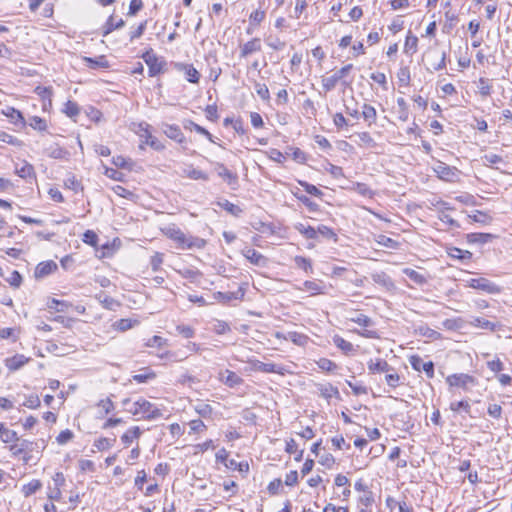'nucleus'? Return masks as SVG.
I'll return each mask as SVG.
<instances>
[{"label": "nucleus", "mask_w": 512, "mask_h": 512, "mask_svg": "<svg viewBox=\"0 0 512 512\" xmlns=\"http://www.w3.org/2000/svg\"><path fill=\"white\" fill-rule=\"evenodd\" d=\"M298 290L308 292L311 296L326 293V286L322 280H307Z\"/></svg>", "instance_id": "13"}, {"label": "nucleus", "mask_w": 512, "mask_h": 512, "mask_svg": "<svg viewBox=\"0 0 512 512\" xmlns=\"http://www.w3.org/2000/svg\"><path fill=\"white\" fill-rule=\"evenodd\" d=\"M318 390L320 395L329 401L332 397L340 398V393L337 387L333 386L330 383L320 384L318 386Z\"/></svg>", "instance_id": "26"}, {"label": "nucleus", "mask_w": 512, "mask_h": 512, "mask_svg": "<svg viewBox=\"0 0 512 512\" xmlns=\"http://www.w3.org/2000/svg\"><path fill=\"white\" fill-rule=\"evenodd\" d=\"M163 132L167 137L178 143H182L185 140L184 134L177 125L165 124L163 126Z\"/></svg>", "instance_id": "23"}, {"label": "nucleus", "mask_w": 512, "mask_h": 512, "mask_svg": "<svg viewBox=\"0 0 512 512\" xmlns=\"http://www.w3.org/2000/svg\"><path fill=\"white\" fill-rule=\"evenodd\" d=\"M174 67L176 70L184 72L186 80L193 84H198L200 80V73L192 64L187 63H175Z\"/></svg>", "instance_id": "12"}, {"label": "nucleus", "mask_w": 512, "mask_h": 512, "mask_svg": "<svg viewBox=\"0 0 512 512\" xmlns=\"http://www.w3.org/2000/svg\"><path fill=\"white\" fill-rule=\"evenodd\" d=\"M449 256L456 259H470L472 256V253L466 250H462L456 247H453L448 252Z\"/></svg>", "instance_id": "51"}, {"label": "nucleus", "mask_w": 512, "mask_h": 512, "mask_svg": "<svg viewBox=\"0 0 512 512\" xmlns=\"http://www.w3.org/2000/svg\"><path fill=\"white\" fill-rule=\"evenodd\" d=\"M400 85L408 86L410 83V71L408 67H401L397 73Z\"/></svg>", "instance_id": "54"}, {"label": "nucleus", "mask_w": 512, "mask_h": 512, "mask_svg": "<svg viewBox=\"0 0 512 512\" xmlns=\"http://www.w3.org/2000/svg\"><path fill=\"white\" fill-rule=\"evenodd\" d=\"M191 433H202L206 430V425L200 419H194L189 422Z\"/></svg>", "instance_id": "60"}, {"label": "nucleus", "mask_w": 512, "mask_h": 512, "mask_svg": "<svg viewBox=\"0 0 512 512\" xmlns=\"http://www.w3.org/2000/svg\"><path fill=\"white\" fill-rule=\"evenodd\" d=\"M57 270V264L50 260L39 263L35 269V277L42 278Z\"/></svg>", "instance_id": "21"}, {"label": "nucleus", "mask_w": 512, "mask_h": 512, "mask_svg": "<svg viewBox=\"0 0 512 512\" xmlns=\"http://www.w3.org/2000/svg\"><path fill=\"white\" fill-rule=\"evenodd\" d=\"M141 435V430L138 426L131 427L128 429L121 437V440L129 445L133 442V440L139 438Z\"/></svg>", "instance_id": "38"}, {"label": "nucleus", "mask_w": 512, "mask_h": 512, "mask_svg": "<svg viewBox=\"0 0 512 512\" xmlns=\"http://www.w3.org/2000/svg\"><path fill=\"white\" fill-rule=\"evenodd\" d=\"M46 154L53 159H64L67 157L68 152L60 147L58 144H52L45 150Z\"/></svg>", "instance_id": "31"}, {"label": "nucleus", "mask_w": 512, "mask_h": 512, "mask_svg": "<svg viewBox=\"0 0 512 512\" xmlns=\"http://www.w3.org/2000/svg\"><path fill=\"white\" fill-rule=\"evenodd\" d=\"M213 330L216 334L222 335L230 331V326L225 321L216 320Z\"/></svg>", "instance_id": "63"}, {"label": "nucleus", "mask_w": 512, "mask_h": 512, "mask_svg": "<svg viewBox=\"0 0 512 512\" xmlns=\"http://www.w3.org/2000/svg\"><path fill=\"white\" fill-rule=\"evenodd\" d=\"M262 48L261 40L259 38H253L252 40L241 46L240 56L246 58L249 55L259 52Z\"/></svg>", "instance_id": "20"}, {"label": "nucleus", "mask_w": 512, "mask_h": 512, "mask_svg": "<svg viewBox=\"0 0 512 512\" xmlns=\"http://www.w3.org/2000/svg\"><path fill=\"white\" fill-rule=\"evenodd\" d=\"M469 287L484 291L488 294H498L501 289L495 283L486 278H473L467 281Z\"/></svg>", "instance_id": "9"}, {"label": "nucleus", "mask_w": 512, "mask_h": 512, "mask_svg": "<svg viewBox=\"0 0 512 512\" xmlns=\"http://www.w3.org/2000/svg\"><path fill=\"white\" fill-rule=\"evenodd\" d=\"M295 229L303 235L306 239H316L317 238V229L310 225H305L303 223H297L295 225Z\"/></svg>", "instance_id": "34"}, {"label": "nucleus", "mask_w": 512, "mask_h": 512, "mask_svg": "<svg viewBox=\"0 0 512 512\" xmlns=\"http://www.w3.org/2000/svg\"><path fill=\"white\" fill-rule=\"evenodd\" d=\"M374 503V495L372 491H364V493L359 497V512H372V505Z\"/></svg>", "instance_id": "25"}, {"label": "nucleus", "mask_w": 512, "mask_h": 512, "mask_svg": "<svg viewBox=\"0 0 512 512\" xmlns=\"http://www.w3.org/2000/svg\"><path fill=\"white\" fill-rule=\"evenodd\" d=\"M217 205L233 216H239L242 213V209L239 206L229 202L226 199L218 201Z\"/></svg>", "instance_id": "41"}, {"label": "nucleus", "mask_w": 512, "mask_h": 512, "mask_svg": "<svg viewBox=\"0 0 512 512\" xmlns=\"http://www.w3.org/2000/svg\"><path fill=\"white\" fill-rule=\"evenodd\" d=\"M149 124L147 123H140L138 125V130L136 133L142 138L143 143L146 145H149L151 148L161 151L164 149V145L156 138L154 137L150 131H149Z\"/></svg>", "instance_id": "8"}, {"label": "nucleus", "mask_w": 512, "mask_h": 512, "mask_svg": "<svg viewBox=\"0 0 512 512\" xmlns=\"http://www.w3.org/2000/svg\"><path fill=\"white\" fill-rule=\"evenodd\" d=\"M44 447V440L41 441H30L26 439L16 440V443L10 446V452L14 456H21L25 462H28L34 450H38Z\"/></svg>", "instance_id": "3"}, {"label": "nucleus", "mask_w": 512, "mask_h": 512, "mask_svg": "<svg viewBox=\"0 0 512 512\" xmlns=\"http://www.w3.org/2000/svg\"><path fill=\"white\" fill-rule=\"evenodd\" d=\"M446 383L450 387H460L464 391H469L478 384V380L466 373H455L446 377Z\"/></svg>", "instance_id": "4"}, {"label": "nucleus", "mask_w": 512, "mask_h": 512, "mask_svg": "<svg viewBox=\"0 0 512 512\" xmlns=\"http://www.w3.org/2000/svg\"><path fill=\"white\" fill-rule=\"evenodd\" d=\"M214 170L219 177H221L224 181H226L229 185H233L237 183L238 177L235 173L231 172L223 163L215 162L213 163Z\"/></svg>", "instance_id": "16"}, {"label": "nucleus", "mask_w": 512, "mask_h": 512, "mask_svg": "<svg viewBox=\"0 0 512 512\" xmlns=\"http://www.w3.org/2000/svg\"><path fill=\"white\" fill-rule=\"evenodd\" d=\"M162 232L166 237L176 243L177 248L182 250H201L207 244L205 239L187 235L175 224H171L163 228Z\"/></svg>", "instance_id": "1"}, {"label": "nucleus", "mask_w": 512, "mask_h": 512, "mask_svg": "<svg viewBox=\"0 0 512 512\" xmlns=\"http://www.w3.org/2000/svg\"><path fill=\"white\" fill-rule=\"evenodd\" d=\"M244 296V291L240 288L236 293L228 292L222 293L218 292V298L223 299L224 301H231L232 299H240Z\"/></svg>", "instance_id": "61"}, {"label": "nucleus", "mask_w": 512, "mask_h": 512, "mask_svg": "<svg viewBox=\"0 0 512 512\" xmlns=\"http://www.w3.org/2000/svg\"><path fill=\"white\" fill-rule=\"evenodd\" d=\"M0 439L4 443H11L18 440V436L14 430L8 429L4 424L0 423Z\"/></svg>", "instance_id": "37"}, {"label": "nucleus", "mask_w": 512, "mask_h": 512, "mask_svg": "<svg viewBox=\"0 0 512 512\" xmlns=\"http://www.w3.org/2000/svg\"><path fill=\"white\" fill-rule=\"evenodd\" d=\"M41 401L38 395L32 394L25 397V400L22 403V406L30 408V409H37L40 407Z\"/></svg>", "instance_id": "49"}, {"label": "nucleus", "mask_w": 512, "mask_h": 512, "mask_svg": "<svg viewBox=\"0 0 512 512\" xmlns=\"http://www.w3.org/2000/svg\"><path fill=\"white\" fill-rule=\"evenodd\" d=\"M409 363L414 370L423 371L428 378L434 377V363L432 361L425 362L420 356L412 355L409 358Z\"/></svg>", "instance_id": "10"}, {"label": "nucleus", "mask_w": 512, "mask_h": 512, "mask_svg": "<svg viewBox=\"0 0 512 512\" xmlns=\"http://www.w3.org/2000/svg\"><path fill=\"white\" fill-rule=\"evenodd\" d=\"M28 124L31 128L37 131H45L48 127L46 120L39 116L30 117L28 120Z\"/></svg>", "instance_id": "42"}, {"label": "nucleus", "mask_w": 512, "mask_h": 512, "mask_svg": "<svg viewBox=\"0 0 512 512\" xmlns=\"http://www.w3.org/2000/svg\"><path fill=\"white\" fill-rule=\"evenodd\" d=\"M418 38L414 35H407L404 45V52L407 54H414L417 51Z\"/></svg>", "instance_id": "43"}, {"label": "nucleus", "mask_w": 512, "mask_h": 512, "mask_svg": "<svg viewBox=\"0 0 512 512\" xmlns=\"http://www.w3.org/2000/svg\"><path fill=\"white\" fill-rule=\"evenodd\" d=\"M97 407L100 410V413L108 414L114 410V404L110 398L101 399L97 403Z\"/></svg>", "instance_id": "52"}, {"label": "nucleus", "mask_w": 512, "mask_h": 512, "mask_svg": "<svg viewBox=\"0 0 512 512\" xmlns=\"http://www.w3.org/2000/svg\"><path fill=\"white\" fill-rule=\"evenodd\" d=\"M468 323L472 327L488 330L491 332H495L501 328V324L499 322L485 319L479 316L471 317Z\"/></svg>", "instance_id": "11"}, {"label": "nucleus", "mask_w": 512, "mask_h": 512, "mask_svg": "<svg viewBox=\"0 0 512 512\" xmlns=\"http://www.w3.org/2000/svg\"><path fill=\"white\" fill-rule=\"evenodd\" d=\"M318 367L327 372H332L337 368L336 363L327 358H321L317 361Z\"/></svg>", "instance_id": "56"}, {"label": "nucleus", "mask_w": 512, "mask_h": 512, "mask_svg": "<svg viewBox=\"0 0 512 512\" xmlns=\"http://www.w3.org/2000/svg\"><path fill=\"white\" fill-rule=\"evenodd\" d=\"M285 340H289L298 346H305L308 343V336L298 333L296 331H290L286 333Z\"/></svg>", "instance_id": "35"}, {"label": "nucleus", "mask_w": 512, "mask_h": 512, "mask_svg": "<svg viewBox=\"0 0 512 512\" xmlns=\"http://www.w3.org/2000/svg\"><path fill=\"white\" fill-rule=\"evenodd\" d=\"M294 262L298 268L303 269L305 272H312L311 260L302 256H296Z\"/></svg>", "instance_id": "50"}, {"label": "nucleus", "mask_w": 512, "mask_h": 512, "mask_svg": "<svg viewBox=\"0 0 512 512\" xmlns=\"http://www.w3.org/2000/svg\"><path fill=\"white\" fill-rule=\"evenodd\" d=\"M476 85H477L478 93L482 97H488V96L491 95L493 86L491 84V80L490 79L482 77V78H480L478 80Z\"/></svg>", "instance_id": "32"}, {"label": "nucleus", "mask_w": 512, "mask_h": 512, "mask_svg": "<svg viewBox=\"0 0 512 512\" xmlns=\"http://www.w3.org/2000/svg\"><path fill=\"white\" fill-rule=\"evenodd\" d=\"M42 487V483L40 480L33 479L29 483L23 485L22 493L25 497H29L36 493Z\"/></svg>", "instance_id": "39"}, {"label": "nucleus", "mask_w": 512, "mask_h": 512, "mask_svg": "<svg viewBox=\"0 0 512 512\" xmlns=\"http://www.w3.org/2000/svg\"><path fill=\"white\" fill-rule=\"evenodd\" d=\"M181 177H186L192 180H203L208 181L209 176L204 171L194 168L192 165L185 166L181 169Z\"/></svg>", "instance_id": "18"}, {"label": "nucleus", "mask_w": 512, "mask_h": 512, "mask_svg": "<svg viewBox=\"0 0 512 512\" xmlns=\"http://www.w3.org/2000/svg\"><path fill=\"white\" fill-rule=\"evenodd\" d=\"M294 195L297 197L299 201H301L308 209L309 211L316 212L319 209V205L315 202H313L310 198H308L305 195H299L298 193H294Z\"/></svg>", "instance_id": "55"}, {"label": "nucleus", "mask_w": 512, "mask_h": 512, "mask_svg": "<svg viewBox=\"0 0 512 512\" xmlns=\"http://www.w3.org/2000/svg\"><path fill=\"white\" fill-rule=\"evenodd\" d=\"M83 242L86 244H89L91 246H96L98 242V236L97 234L92 230H87L83 234Z\"/></svg>", "instance_id": "64"}, {"label": "nucleus", "mask_w": 512, "mask_h": 512, "mask_svg": "<svg viewBox=\"0 0 512 512\" xmlns=\"http://www.w3.org/2000/svg\"><path fill=\"white\" fill-rule=\"evenodd\" d=\"M83 61L89 68H107L109 66L105 56H99L97 58L84 57Z\"/></svg>", "instance_id": "36"}, {"label": "nucleus", "mask_w": 512, "mask_h": 512, "mask_svg": "<svg viewBox=\"0 0 512 512\" xmlns=\"http://www.w3.org/2000/svg\"><path fill=\"white\" fill-rule=\"evenodd\" d=\"M373 282L381 286L386 291L395 290V284L392 278L385 272H374L371 274Z\"/></svg>", "instance_id": "15"}, {"label": "nucleus", "mask_w": 512, "mask_h": 512, "mask_svg": "<svg viewBox=\"0 0 512 512\" xmlns=\"http://www.w3.org/2000/svg\"><path fill=\"white\" fill-rule=\"evenodd\" d=\"M27 362L28 358H26L24 355H15L13 357L6 359V366L8 367L9 370L15 371L20 369Z\"/></svg>", "instance_id": "29"}, {"label": "nucleus", "mask_w": 512, "mask_h": 512, "mask_svg": "<svg viewBox=\"0 0 512 512\" xmlns=\"http://www.w3.org/2000/svg\"><path fill=\"white\" fill-rule=\"evenodd\" d=\"M125 25V22L123 19H119L116 23L114 22V17L111 15L106 23L102 26V35L107 36L110 34L113 30L122 28Z\"/></svg>", "instance_id": "30"}, {"label": "nucleus", "mask_w": 512, "mask_h": 512, "mask_svg": "<svg viewBox=\"0 0 512 512\" xmlns=\"http://www.w3.org/2000/svg\"><path fill=\"white\" fill-rule=\"evenodd\" d=\"M333 343L334 345L342 350L345 354H348L354 350L353 344L349 341H346L344 338H342L339 335H335L333 337Z\"/></svg>", "instance_id": "40"}, {"label": "nucleus", "mask_w": 512, "mask_h": 512, "mask_svg": "<svg viewBox=\"0 0 512 512\" xmlns=\"http://www.w3.org/2000/svg\"><path fill=\"white\" fill-rule=\"evenodd\" d=\"M368 369L371 373H383L393 371V368L383 359L370 360Z\"/></svg>", "instance_id": "24"}, {"label": "nucleus", "mask_w": 512, "mask_h": 512, "mask_svg": "<svg viewBox=\"0 0 512 512\" xmlns=\"http://www.w3.org/2000/svg\"><path fill=\"white\" fill-rule=\"evenodd\" d=\"M219 380L230 388H235L243 383V379L231 370L221 371Z\"/></svg>", "instance_id": "17"}, {"label": "nucleus", "mask_w": 512, "mask_h": 512, "mask_svg": "<svg viewBox=\"0 0 512 512\" xmlns=\"http://www.w3.org/2000/svg\"><path fill=\"white\" fill-rule=\"evenodd\" d=\"M195 412L202 418L212 420L214 418V409L212 406L204 401H198L194 405Z\"/></svg>", "instance_id": "22"}, {"label": "nucleus", "mask_w": 512, "mask_h": 512, "mask_svg": "<svg viewBox=\"0 0 512 512\" xmlns=\"http://www.w3.org/2000/svg\"><path fill=\"white\" fill-rule=\"evenodd\" d=\"M73 437V432L69 429H66L59 433V435L56 437V441L59 445H65L66 443L71 441Z\"/></svg>", "instance_id": "59"}, {"label": "nucleus", "mask_w": 512, "mask_h": 512, "mask_svg": "<svg viewBox=\"0 0 512 512\" xmlns=\"http://www.w3.org/2000/svg\"><path fill=\"white\" fill-rule=\"evenodd\" d=\"M242 254L253 265L265 267L268 263V259L255 249L245 247Z\"/></svg>", "instance_id": "14"}, {"label": "nucleus", "mask_w": 512, "mask_h": 512, "mask_svg": "<svg viewBox=\"0 0 512 512\" xmlns=\"http://www.w3.org/2000/svg\"><path fill=\"white\" fill-rule=\"evenodd\" d=\"M361 115L363 119L367 122L368 126H371L376 123L377 120V112L376 109L370 104H364L362 106Z\"/></svg>", "instance_id": "28"}, {"label": "nucleus", "mask_w": 512, "mask_h": 512, "mask_svg": "<svg viewBox=\"0 0 512 512\" xmlns=\"http://www.w3.org/2000/svg\"><path fill=\"white\" fill-rule=\"evenodd\" d=\"M116 442L115 438L101 437L94 442V447L99 451H105L110 449Z\"/></svg>", "instance_id": "44"}, {"label": "nucleus", "mask_w": 512, "mask_h": 512, "mask_svg": "<svg viewBox=\"0 0 512 512\" xmlns=\"http://www.w3.org/2000/svg\"><path fill=\"white\" fill-rule=\"evenodd\" d=\"M123 405L128 413L138 416L141 419L153 420L162 415L157 407L142 397L138 398L136 401L125 399Z\"/></svg>", "instance_id": "2"}, {"label": "nucleus", "mask_w": 512, "mask_h": 512, "mask_svg": "<svg viewBox=\"0 0 512 512\" xmlns=\"http://www.w3.org/2000/svg\"><path fill=\"white\" fill-rule=\"evenodd\" d=\"M493 238L494 235L489 233H469L466 235L467 242L470 244H485Z\"/></svg>", "instance_id": "27"}, {"label": "nucleus", "mask_w": 512, "mask_h": 512, "mask_svg": "<svg viewBox=\"0 0 512 512\" xmlns=\"http://www.w3.org/2000/svg\"><path fill=\"white\" fill-rule=\"evenodd\" d=\"M471 409V406L467 400H461L452 402L450 404V410L453 412H459L460 410H463L466 413H469Z\"/></svg>", "instance_id": "53"}, {"label": "nucleus", "mask_w": 512, "mask_h": 512, "mask_svg": "<svg viewBox=\"0 0 512 512\" xmlns=\"http://www.w3.org/2000/svg\"><path fill=\"white\" fill-rule=\"evenodd\" d=\"M255 90L257 95L264 101H268L270 99L269 89L265 84L256 83Z\"/></svg>", "instance_id": "62"}, {"label": "nucleus", "mask_w": 512, "mask_h": 512, "mask_svg": "<svg viewBox=\"0 0 512 512\" xmlns=\"http://www.w3.org/2000/svg\"><path fill=\"white\" fill-rule=\"evenodd\" d=\"M16 173L21 178H29L34 174V168L31 164L24 162L21 167H16Z\"/></svg>", "instance_id": "48"}, {"label": "nucleus", "mask_w": 512, "mask_h": 512, "mask_svg": "<svg viewBox=\"0 0 512 512\" xmlns=\"http://www.w3.org/2000/svg\"><path fill=\"white\" fill-rule=\"evenodd\" d=\"M353 69L352 64H347L343 66L341 69H339L337 72H335L331 76L323 77L322 78V87L323 89L328 92L333 90L337 83L343 79L351 70Z\"/></svg>", "instance_id": "6"}, {"label": "nucleus", "mask_w": 512, "mask_h": 512, "mask_svg": "<svg viewBox=\"0 0 512 512\" xmlns=\"http://www.w3.org/2000/svg\"><path fill=\"white\" fill-rule=\"evenodd\" d=\"M403 273L418 285H424L427 282V277L414 269L404 268Z\"/></svg>", "instance_id": "33"}, {"label": "nucleus", "mask_w": 512, "mask_h": 512, "mask_svg": "<svg viewBox=\"0 0 512 512\" xmlns=\"http://www.w3.org/2000/svg\"><path fill=\"white\" fill-rule=\"evenodd\" d=\"M1 113L7 118H9L11 122L15 125H21L22 127L26 125V121L22 113L14 107L7 106L5 109L1 111Z\"/></svg>", "instance_id": "19"}, {"label": "nucleus", "mask_w": 512, "mask_h": 512, "mask_svg": "<svg viewBox=\"0 0 512 512\" xmlns=\"http://www.w3.org/2000/svg\"><path fill=\"white\" fill-rule=\"evenodd\" d=\"M437 176L448 182H456L459 178V170L456 167L447 165L444 162L438 161L433 168Z\"/></svg>", "instance_id": "7"}, {"label": "nucleus", "mask_w": 512, "mask_h": 512, "mask_svg": "<svg viewBox=\"0 0 512 512\" xmlns=\"http://www.w3.org/2000/svg\"><path fill=\"white\" fill-rule=\"evenodd\" d=\"M142 58L144 60V62L147 64L148 66V73H149V76L150 77H155L157 75H159L160 73L163 72L164 70V66H165V61L163 59H161L160 57H158L152 49H150L149 51L145 52L143 55H142Z\"/></svg>", "instance_id": "5"}, {"label": "nucleus", "mask_w": 512, "mask_h": 512, "mask_svg": "<svg viewBox=\"0 0 512 512\" xmlns=\"http://www.w3.org/2000/svg\"><path fill=\"white\" fill-rule=\"evenodd\" d=\"M63 112L70 118H75L80 113V108L77 103L73 101H67L65 103Z\"/></svg>", "instance_id": "46"}, {"label": "nucleus", "mask_w": 512, "mask_h": 512, "mask_svg": "<svg viewBox=\"0 0 512 512\" xmlns=\"http://www.w3.org/2000/svg\"><path fill=\"white\" fill-rule=\"evenodd\" d=\"M418 333L426 338L438 340L441 339V334L427 326H420L417 329Z\"/></svg>", "instance_id": "47"}, {"label": "nucleus", "mask_w": 512, "mask_h": 512, "mask_svg": "<svg viewBox=\"0 0 512 512\" xmlns=\"http://www.w3.org/2000/svg\"><path fill=\"white\" fill-rule=\"evenodd\" d=\"M318 234H320L324 238L333 239L334 241H337L336 233L331 228H329L328 226H325V225L318 226V228H317V235Z\"/></svg>", "instance_id": "57"}, {"label": "nucleus", "mask_w": 512, "mask_h": 512, "mask_svg": "<svg viewBox=\"0 0 512 512\" xmlns=\"http://www.w3.org/2000/svg\"><path fill=\"white\" fill-rule=\"evenodd\" d=\"M375 240L379 245L386 248L397 249L399 247V243L396 240L382 234L378 235Z\"/></svg>", "instance_id": "45"}, {"label": "nucleus", "mask_w": 512, "mask_h": 512, "mask_svg": "<svg viewBox=\"0 0 512 512\" xmlns=\"http://www.w3.org/2000/svg\"><path fill=\"white\" fill-rule=\"evenodd\" d=\"M298 183L305 189V191L313 196L322 197L323 192L318 189L316 186L306 182V181H298Z\"/></svg>", "instance_id": "58"}]
</instances>
